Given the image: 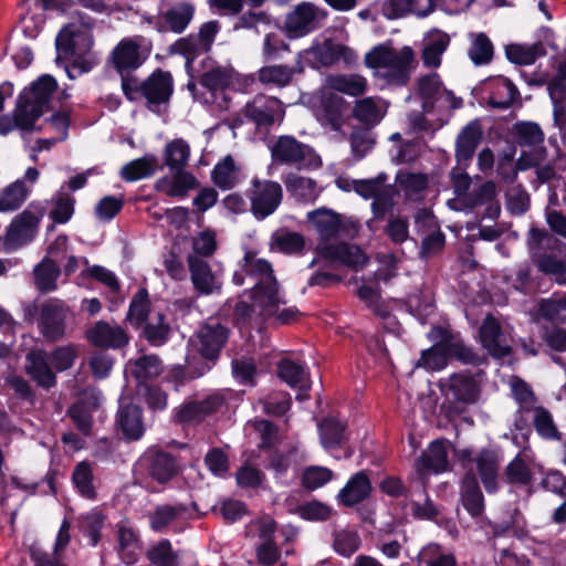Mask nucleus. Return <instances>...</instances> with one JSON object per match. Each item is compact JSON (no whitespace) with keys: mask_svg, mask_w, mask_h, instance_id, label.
Listing matches in <instances>:
<instances>
[{"mask_svg":"<svg viewBox=\"0 0 566 566\" xmlns=\"http://www.w3.org/2000/svg\"><path fill=\"white\" fill-rule=\"evenodd\" d=\"M334 476L331 469L321 465H310L302 472L301 484L308 491L324 486Z\"/></svg>","mask_w":566,"mask_h":566,"instance_id":"052dcab7","label":"nucleus"},{"mask_svg":"<svg viewBox=\"0 0 566 566\" xmlns=\"http://www.w3.org/2000/svg\"><path fill=\"white\" fill-rule=\"evenodd\" d=\"M128 367L139 384L157 378L164 370L163 363L156 355H144L129 361Z\"/></svg>","mask_w":566,"mask_h":566,"instance_id":"ea45409f","label":"nucleus"},{"mask_svg":"<svg viewBox=\"0 0 566 566\" xmlns=\"http://www.w3.org/2000/svg\"><path fill=\"white\" fill-rule=\"evenodd\" d=\"M241 168L231 155L221 159L211 171V180L221 190H230L241 181Z\"/></svg>","mask_w":566,"mask_h":566,"instance_id":"7c9ffc66","label":"nucleus"},{"mask_svg":"<svg viewBox=\"0 0 566 566\" xmlns=\"http://www.w3.org/2000/svg\"><path fill=\"white\" fill-rule=\"evenodd\" d=\"M533 424L536 432L547 440H560L562 433L558 431L552 413L544 407L533 408Z\"/></svg>","mask_w":566,"mask_h":566,"instance_id":"4d7b16f0","label":"nucleus"},{"mask_svg":"<svg viewBox=\"0 0 566 566\" xmlns=\"http://www.w3.org/2000/svg\"><path fill=\"white\" fill-rule=\"evenodd\" d=\"M29 193L30 188L22 179L13 181L0 192V211L10 212L19 209Z\"/></svg>","mask_w":566,"mask_h":566,"instance_id":"79ce46f5","label":"nucleus"},{"mask_svg":"<svg viewBox=\"0 0 566 566\" xmlns=\"http://www.w3.org/2000/svg\"><path fill=\"white\" fill-rule=\"evenodd\" d=\"M534 263L542 273L555 276L557 284H566V262L563 260L546 253Z\"/></svg>","mask_w":566,"mask_h":566,"instance_id":"774afa93","label":"nucleus"},{"mask_svg":"<svg viewBox=\"0 0 566 566\" xmlns=\"http://www.w3.org/2000/svg\"><path fill=\"white\" fill-rule=\"evenodd\" d=\"M306 220L319 239V244H329V241L342 238H354L361 228L358 219L326 207L308 211Z\"/></svg>","mask_w":566,"mask_h":566,"instance_id":"20e7f679","label":"nucleus"},{"mask_svg":"<svg viewBox=\"0 0 566 566\" xmlns=\"http://www.w3.org/2000/svg\"><path fill=\"white\" fill-rule=\"evenodd\" d=\"M461 501L468 513L480 516L484 510V497L473 473L465 474L461 488Z\"/></svg>","mask_w":566,"mask_h":566,"instance_id":"f704fd0d","label":"nucleus"},{"mask_svg":"<svg viewBox=\"0 0 566 566\" xmlns=\"http://www.w3.org/2000/svg\"><path fill=\"white\" fill-rule=\"evenodd\" d=\"M72 482L82 496L88 500L96 497V490L93 484V469L88 462L82 461L75 465L72 473Z\"/></svg>","mask_w":566,"mask_h":566,"instance_id":"864d4df0","label":"nucleus"},{"mask_svg":"<svg viewBox=\"0 0 566 566\" xmlns=\"http://www.w3.org/2000/svg\"><path fill=\"white\" fill-rule=\"evenodd\" d=\"M247 197L252 216L258 221H262L272 216L281 206L283 189L277 181L254 177L247 190Z\"/></svg>","mask_w":566,"mask_h":566,"instance_id":"6e6552de","label":"nucleus"},{"mask_svg":"<svg viewBox=\"0 0 566 566\" xmlns=\"http://www.w3.org/2000/svg\"><path fill=\"white\" fill-rule=\"evenodd\" d=\"M318 253L331 261H339L354 269L363 268L367 262V256L357 245L347 243L318 244Z\"/></svg>","mask_w":566,"mask_h":566,"instance_id":"b1692460","label":"nucleus"},{"mask_svg":"<svg viewBox=\"0 0 566 566\" xmlns=\"http://www.w3.org/2000/svg\"><path fill=\"white\" fill-rule=\"evenodd\" d=\"M475 463L476 470L481 476L484 489L489 493H494L497 490V478L500 460L495 451L484 449L472 460Z\"/></svg>","mask_w":566,"mask_h":566,"instance_id":"c756f323","label":"nucleus"},{"mask_svg":"<svg viewBox=\"0 0 566 566\" xmlns=\"http://www.w3.org/2000/svg\"><path fill=\"white\" fill-rule=\"evenodd\" d=\"M307 53L314 57L317 65L329 66L338 61L342 56H345L347 53L352 54L353 52L343 44H334L329 41H326L322 44L312 46L307 50Z\"/></svg>","mask_w":566,"mask_h":566,"instance_id":"de8ad7c7","label":"nucleus"},{"mask_svg":"<svg viewBox=\"0 0 566 566\" xmlns=\"http://www.w3.org/2000/svg\"><path fill=\"white\" fill-rule=\"evenodd\" d=\"M229 337V331L219 322H207L196 332L192 343L200 355L214 363Z\"/></svg>","mask_w":566,"mask_h":566,"instance_id":"f8f14e48","label":"nucleus"},{"mask_svg":"<svg viewBox=\"0 0 566 566\" xmlns=\"http://www.w3.org/2000/svg\"><path fill=\"white\" fill-rule=\"evenodd\" d=\"M557 240L545 229L532 227L528 230L526 244L533 262H536L537 258L544 256L546 250L554 249Z\"/></svg>","mask_w":566,"mask_h":566,"instance_id":"c03bdc74","label":"nucleus"},{"mask_svg":"<svg viewBox=\"0 0 566 566\" xmlns=\"http://www.w3.org/2000/svg\"><path fill=\"white\" fill-rule=\"evenodd\" d=\"M53 209L50 218L55 223H66L74 213L75 199L65 192H57L52 198Z\"/></svg>","mask_w":566,"mask_h":566,"instance_id":"0e129e2a","label":"nucleus"},{"mask_svg":"<svg viewBox=\"0 0 566 566\" xmlns=\"http://www.w3.org/2000/svg\"><path fill=\"white\" fill-rule=\"evenodd\" d=\"M149 48L143 35L122 39L111 52L108 61L118 74L130 73L147 60Z\"/></svg>","mask_w":566,"mask_h":566,"instance_id":"1a4fd4ad","label":"nucleus"},{"mask_svg":"<svg viewBox=\"0 0 566 566\" xmlns=\"http://www.w3.org/2000/svg\"><path fill=\"white\" fill-rule=\"evenodd\" d=\"M505 478L511 484L526 485L532 481V471L524 453H518L506 465Z\"/></svg>","mask_w":566,"mask_h":566,"instance_id":"13d9d810","label":"nucleus"},{"mask_svg":"<svg viewBox=\"0 0 566 566\" xmlns=\"http://www.w3.org/2000/svg\"><path fill=\"white\" fill-rule=\"evenodd\" d=\"M538 313L549 322L566 323V293L541 300Z\"/></svg>","mask_w":566,"mask_h":566,"instance_id":"5fc2aeb1","label":"nucleus"},{"mask_svg":"<svg viewBox=\"0 0 566 566\" xmlns=\"http://www.w3.org/2000/svg\"><path fill=\"white\" fill-rule=\"evenodd\" d=\"M49 355L45 350H31L25 357V371L43 388H52L56 384L55 374L49 365Z\"/></svg>","mask_w":566,"mask_h":566,"instance_id":"393cba45","label":"nucleus"},{"mask_svg":"<svg viewBox=\"0 0 566 566\" xmlns=\"http://www.w3.org/2000/svg\"><path fill=\"white\" fill-rule=\"evenodd\" d=\"M371 483L366 471L355 473L345 486L339 491L337 499L343 505L350 507L367 497L371 493Z\"/></svg>","mask_w":566,"mask_h":566,"instance_id":"c85d7f7f","label":"nucleus"},{"mask_svg":"<svg viewBox=\"0 0 566 566\" xmlns=\"http://www.w3.org/2000/svg\"><path fill=\"white\" fill-rule=\"evenodd\" d=\"M232 282L238 286L252 285L251 298L254 306L260 308L262 315L274 316L280 324H291L301 315L294 306L280 311V305L285 301L280 293L273 269L266 260L258 258L253 251L244 253L240 269L233 273Z\"/></svg>","mask_w":566,"mask_h":566,"instance_id":"f257e3e1","label":"nucleus"},{"mask_svg":"<svg viewBox=\"0 0 566 566\" xmlns=\"http://www.w3.org/2000/svg\"><path fill=\"white\" fill-rule=\"evenodd\" d=\"M346 424L336 418H326L319 423L321 442L325 449H334L345 440Z\"/></svg>","mask_w":566,"mask_h":566,"instance_id":"3c124183","label":"nucleus"},{"mask_svg":"<svg viewBox=\"0 0 566 566\" xmlns=\"http://www.w3.org/2000/svg\"><path fill=\"white\" fill-rule=\"evenodd\" d=\"M325 90L350 97L363 96L368 90L367 78L358 73H337L325 77Z\"/></svg>","mask_w":566,"mask_h":566,"instance_id":"5701e85b","label":"nucleus"},{"mask_svg":"<svg viewBox=\"0 0 566 566\" xmlns=\"http://www.w3.org/2000/svg\"><path fill=\"white\" fill-rule=\"evenodd\" d=\"M450 44V36L440 30L430 32L422 50V61L428 67H438L441 64V56Z\"/></svg>","mask_w":566,"mask_h":566,"instance_id":"2f4dec72","label":"nucleus"},{"mask_svg":"<svg viewBox=\"0 0 566 566\" xmlns=\"http://www.w3.org/2000/svg\"><path fill=\"white\" fill-rule=\"evenodd\" d=\"M172 92L174 80L167 71L156 70L142 82V96L151 105L167 103Z\"/></svg>","mask_w":566,"mask_h":566,"instance_id":"aec40b11","label":"nucleus"},{"mask_svg":"<svg viewBox=\"0 0 566 566\" xmlns=\"http://www.w3.org/2000/svg\"><path fill=\"white\" fill-rule=\"evenodd\" d=\"M116 423L124 437L128 440H139L145 431L142 409L132 402L122 400L119 403Z\"/></svg>","mask_w":566,"mask_h":566,"instance_id":"a878e982","label":"nucleus"},{"mask_svg":"<svg viewBox=\"0 0 566 566\" xmlns=\"http://www.w3.org/2000/svg\"><path fill=\"white\" fill-rule=\"evenodd\" d=\"M87 342L98 348L120 349L129 343V336L119 325L98 321L85 331Z\"/></svg>","mask_w":566,"mask_h":566,"instance_id":"a211bd4d","label":"nucleus"},{"mask_svg":"<svg viewBox=\"0 0 566 566\" xmlns=\"http://www.w3.org/2000/svg\"><path fill=\"white\" fill-rule=\"evenodd\" d=\"M360 537L356 531L338 530L333 533V547L344 557H349L360 547Z\"/></svg>","mask_w":566,"mask_h":566,"instance_id":"bf43d9fd","label":"nucleus"},{"mask_svg":"<svg viewBox=\"0 0 566 566\" xmlns=\"http://www.w3.org/2000/svg\"><path fill=\"white\" fill-rule=\"evenodd\" d=\"M279 377L291 387L310 389V377L305 368L290 359H282L277 365Z\"/></svg>","mask_w":566,"mask_h":566,"instance_id":"a18cd8bd","label":"nucleus"},{"mask_svg":"<svg viewBox=\"0 0 566 566\" xmlns=\"http://www.w3.org/2000/svg\"><path fill=\"white\" fill-rule=\"evenodd\" d=\"M281 52H290V44L277 31L270 29L264 34L261 54L264 61L276 60Z\"/></svg>","mask_w":566,"mask_h":566,"instance_id":"338daca9","label":"nucleus"},{"mask_svg":"<svg viewBox=\"0 0 566 566\" xmlns=\"http://www.w3.org/2000/svg\"><path fill=\"white\" fill-rule=\"evenodd\" d=\"M549 96L554 104V118L565 115L564 101L566 99V59L557 67L556 74L547 86Z\"/></svg>","mask_w":566,"mask_h":566,"instance_id":"58836bf2","label":"nucleus"},{"mask_svg":"<svg viewBox=\"0 0 566 566\" xmlns=\"http://www.w3.org/2000/svg\"><path fill=\"white\" fill-rule=\"evenodd\" d=\"M303 66H290L287 64H269L262 66L258 73V81L270 88H284L292 84L296 73H302Z\"/></svg>","mask_w":566,"mask_h":566,"instance_id":"cd10ccee","label":"nucleus"},{"mask_svg":"<svg viewBox=\"0 0 566 566\" xmlns=\"http://www.w3.org/2000/svg\"><path fill=\"white\" fill-rule=\"evenodd\" d=\"M174 178L168 180L160 179L157 188L170 197H185L187 192L197 186L195 176L185 169L172 170Z\"/></svg>","mask_w":566,"mask_h":566,"instance_id":"e433bc0d","label":"nucleus"},{"mask_svg":"<svg viewBox=\"0 0 566 566\" xmlns=\"http://www.w3.org/2000/svg\"><path fill=\"white\" fill-rule=\"evenodd\" d=\"M60 274L61 269L57 262L49 256H44L33 270L34 285L41 293L55 291Z\"/></svg>","mask_w":566,"mask_h":566,"instance_id":"473e14b6","label":"nucleus"},{"mask_svg":"<svg viewBox=\"0 0 566 566\" xmlns=\"http://www.w3.org/2000/svg\"><path fill=\"white\" fill-rule=\"evenodd\" d=\"M326 12L311 2L297 4L284 21V30L290 39H297L318 29L326 19Z\"/></svg>","mask_w":566,"mask_h":566,"instance_id":"9d476101","label":"nucleus"},{"mask_svg":"<svg viewBox=\"0 0 566 566\" xmlns=\"http://www.w3.org/2000/svg\"><path fill=\"white\" fill-rule=\"evenodd\" d=\"M117 551L124 563L130 565L137 560L140 543L136 532L127 526H119L117 531Z\"/></svg>","mask_w":566,"mask_h":566,"instance_id":"a19ab883","label":"nucleus"},{"mask_svg":"<svg viewBox=\"0 0 566 566\" xmlns=\"http://www.w3.org/2000/svg\"><path fill=\"white\" fill-rule=\"evenodd\" d=\"M284 184L290 195L300 202H313L319 196L316 181L311 178L289 174L284 178Z\"/></svg>","mask_w":566,"mask_h":566,"instance_id":"72a5a7b5","label":"nucleus"},{"mask_svg":"<svg viewBox=\"0 0 566 566\" xmlns=\"http://www.w3.org/2000/svg\"><path fill=\"white\" fill-rule=\"evenodd\" d=\"M348 105L344 97L328 90H321L318 101L313 107L321 125L332 130H339L345 123Z\"/></svg>","mask_w":566,"mask_h":566,"instance_id":"9b49d317","label":"nucleus"},{"mask_svg":"<svg viewBox=\"0 0 566 566\" xmlns=\"http://www.w3.org/2000/svg\"><path fill=\"white\" fill-rule=\"evenodd\" d=\"M243 115L258 127H270L284 118L282 102L272 96L256 95L242 109Z\"/></svg>","mask_w":566,"mask_h":566,"instance_id":"2eb2a0df","label":"nucleus"},{"mask_svg":"<svg viewBox=\"0 0 566 566\" xmlns=\"http://www.w3.org/2000/svg\"><path fill=\"white\" fill-rule=\"evenodd\" d=\"M146 290L138 291L129 305L126 319L135 327L142 326L153 314Z\"/></svg>","mask_w":566,"mask_h":566,"instance_id":"6e6d98bb","label":"nucleus"},{"mask_svg":"<svg viewBox=\"0 0 566 566\" xmlns=\"http://www.w3.org/2000/svg\"><path fill=\"white\" fill-rule=\"evenodd\" d=\"M448 359L449 353L446 349V342H443L423 350L417 367H423L428 370H441L448 365Z\"/></svg>","mask_w":566,"mask_h":566,"instance_id":"680f3d73","label":"nucleus"},{"mask_svg":"<svg viewBox=\"0 0 566 566\" xmlns=\"http://www.w3.org/2000/svg\"><path fill=\"white\" fill-rule=\"evenodd\" d=\"M187 264L193 289L200 295L219 293L222 289V273L198 255L189 254Z\"/></svg>","mask_w":566,"mask_h":566,"instance_id":"ddd939ff","label":"nucleus"},{"mask_svg":"<svg viewBox=\"0 0 566 566\" xmlns=\"http://www.w3.org/2000/svg\"><path fill=\"white\" fill-rule=\"evenodd\" d=\"M507 59L520 65L533 64L537 57L546 53L542 43L510 44L505 50Z\"/></svg>","mask_w":566,"mask_h":566,"instance_id":"8fccbe9b","label":"nucleus"},{"mask_svg":"<svg viewBox=\"0 0 566 566\" xmlns=\"http://www.w3.org/2000/svg\"><path fill=\"white\" fill-rule=\"evenodd\" d=\"M439 388L447 399L462 405L476 402L480 395L479 384L469 373H454L440 379Z\"/></svg>","mask_w":566,"mask_h":566,"instance_id":"4468645a","label":"nucleus"},{"mask_svg":"<svg viewBox=\"0 0 566 566\" xmlns=\"http://www.w3.org/2000/svg\"><path fill=\"white\" fill-rule=\"evenodd\" d=\"M415 56L410 46L397 50L390 43H382L368 51L364 62L373 70L374 76L384 78L389 84L405 85L410 78Z\"/></svg>","mask_w":566,"mask_h":566,"instance_id":"7ed1b4c3","label":"nucleus"},{"mask_svg":"<svg viewBox=\"0 0 566 566\" xmlns=\"http://www.w3.org/2000/svg\"><path fill=\"white\" fill-rule=\"evenodd\" d=\"M388 104L379 96H368L355 101L353 117L367 128L377 126L387 113Z\"/></svg>","mask_w":566,"mask_h":566,"instance_id":"4be33fe9","label":"nucleus"},{"mask_svg":"<svg viewBox=\"0 0 566 566\" xmlns=\"http://www.w3.org/2000/svg\"><path fill=\"white\" fill-rule=\"evenodd\" d=\"M56 86L54 77L42 75L24 88L18 97L13 115L0 117V135H6L14 128L33 129L35 122L49 111L51 96Z\"/></svg>","mask_w":566,"mask_h":566,"instance_id":"f03ea898","label":"nucleus"},{"mask_svg":"<svg viewBox=\"0 0 566 566\" xmlns=\"http://www.w3.org/2000/svg\"><path fill=\"white\" fill-rule=\"evenodd\" d=\"M148 560L155 566H177L178 554L168 539H163L147 552Z\"/></svg>","mask_w":566,"mask_h":566,"instance_id":"e2e57ef3","label":"nucleus"},{"mask_svg":"<svg viewBox=\"0 0 566 566\" xmlns=\"http://www.w3.org/2000/svg\"><path fill=\"white\" fill-rule=\"evenodd\" d=\"M480 342L483 348L494 358H503L511 354L512 348L506 343L499 321L488 315L480 327Z\"/></svg>","mask_w":566,"mask_h":566,"instance_id":"6ab92c4d","label":"nucleus"},{"mask_svg":"<svg viewBox=\"0 0 566 566\" xmlns=\"http://www.w3.org/2000/svg\"><path fill=\"white\" fill-rule=\"evenodd\" d=\"M482 136L481 126L476 120L470 122L461 129L455 140L457 164L469 165L482 140Z\"/></svg>","mask_w":566,"mask_h":566,"instance_id":"bb28decb","label":"nucleus"},{"mask_svg":"<svg viewBox=\"0 0 566 566\" xmlns=\"http://www.w3.org/2000/svg\"><path fill=\"white\" fill-rule=\"evenodd\" d=\"M74 18L78 19L81 25L78 27L75 22H72L66 24L60 31L55 41L57 51H62L64 53L72 52L74 48L73 39L82 32L81 28H83L85 31L93 28V19L85 13L76 12Z\"/></svg>","mask_w":566,"mask_h":566,"instance_id":"4c0bfd02","label":"nucleus"},{"mask_svg":"<svg viewBox=\"0 0 566 566\" xmlns=\"http://www.w3.org/2000/svg\"><path fill=\"white\" fill-rule=\"evenodd\" d=\"M493 43L485 33L471 34V44L468 50V55L474 65L489 64L493 59Z\"/></svg>","mask_w":566,"mask_h":566,"instance_id":"603ef678","label":"nucleus"},{"mask_svg":"<svg viewBox=\"0 0 566 566\" xmlns=\"http://www.w3.org/2000/svg\"><path fill=\"white\" fill-rule=\"evenodd\" d=\"M45 213L41 203L32 202L22 212L18 213L2 238L4 251H15L34 240L39 232L40 222Z\"/></svg>","mask_w":566,"mask_h":566,"instance_id":"39448f33","label":"nucleus"},{"mask_svg":"<svg viewBox=\"0 0 566 566\" xmlns=\"http://www.w3.org/2000/svg\"><path fill=\"white\" fill-rule=\"evenodd\" d=\"M190 157V146L182 138H176L165 146V164L172 170L185 169Z\"/></svg>","mask_w":566,"mask_h":566,"instance_id":"09e8293b","label":"nucleus"},{"mask_svg":"<svg viewBox=\"0 0 566 566\" xmlns=\"http://www.w3.org/2000/svg\"><path fill=\"white\" fill-rule=\"evenodd\" d=\"M185 512L182 505H159L150 515V526L155 531H164Z\"/></svg>","mask_w":566,"mask_h":566,"instance_id":"69168bd1","label":"nucleus"},{"mask_svg":"<svg viewBox=\"0 0 566 566\" xmlns=\"http://www.w3.org/2000/svg\"><path fill=\"white\" fill-rule=\"evenodd\" d=\"M224 403L221 394H212L201 400H189L175 410V420L179 423H198L217 412Z\"/></svg>","mask_w":566,"mask_h":566,"instance_id":"f3484780","label":"nucleus"},{"mask_svg":"<svg viewBox=\"0 0 566 566\" xmlns=\"http://www.w3.org/2000/svg\"><path fill=\"white\" fill-rule=\"evenodd\" d=\"M271 156L274 164L297 169L317 168L322 164L321 158L310 145L290 135L280 136L276 139L271 148Z\"/></svg>","mask_w":566,"mask_h":566,"instance_id":"423d86ee","label":"nucleus"},{"mask_svg":"<svg viewBox=\"0 0 566 566\" xmlns=\"http://www.w3.org/2000/svg\"><path fill=\"white\" fill-rule=\"evenodd\" d=\"M135 469L159 484H167L179 474L181 465L178 457L151 446L142 453Z\"/></svg>","mask_w":566,"mask_h":566,"instance_id":"0eeeda50","label":"nucleus"},{"mask_svg":"<svg viewBox=\"0 0 566 566\" xmlns=\"http://www.w3.org/2000/svg\"><path fill=\"white\" fill-rule=\"evenodd\" d=\"M448 464L446 443L441 440L433 441L419 459L420 470L432 471L434 473L446 471L448 469Z\"/></svg>","mask_w":566,"mask_h":566,"instance_id":"c9c22d12","label":"nucleus"},{"mask_svg":"<svg viewBox=\"0 0 566 566\" xmlns=\"http://www.w3.org/2000/svg\"><path fill=\"white\" fill-rule=\"evenodd\" d=\"M170 327L166 323L165 314L154 312L145 322L144 336L153 346H161L169 337Z\"/></svg>","mask_w":566,"mask_h":566,"instance_id":"49530a36","label":"nucleus"},{"mask_svg":"<svg viewBox=\"0 0 566 566\" xmlns=\"http://www.w3.org/2000/svg\"><path fill=\"white\" fill-rule=\"evenodd\" d=\"M195 15V6L190 2H178L161 11L157 17L159 32L171 31L182 33Z\"/></svg>","mask_w":566,"mask_h":566,"instance_id":"412c9836","label":"nucleus"},{"mask_svg":"<svg viewBox=\"0 0 566 566\" xmlns=\"http://www.w3.org/2000/svg\"><path fill=\"white\" fill-rule=\"evenodd\" d=\"M67 311L64 304L56 298L49 300L41 305L39 326L43 337L56 342L64 337L66 329Z\"/></svg>","mask_w":566,"mask_h":566,"instance_id":"dca6fc26","label":"nucleus"},{"mask_svg":"<svg viewBox=\"0 0 566 566\" xmlns=\"http://www.w3.org/2000/svg\"><path fill=\"white\" fill-rule=\"evenodd\" d=\"M275 27L276 23L274 19L268 12L248 10L238 18L233 29L252 30L260 34L261 32H268L270 29Z\"/></svg>","mask_w":566,"mask_h":566,"instance_id":"37998d69","label":"nucleus"}]
</instances>
